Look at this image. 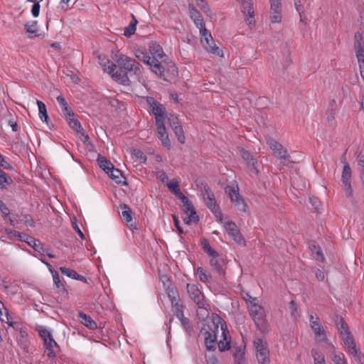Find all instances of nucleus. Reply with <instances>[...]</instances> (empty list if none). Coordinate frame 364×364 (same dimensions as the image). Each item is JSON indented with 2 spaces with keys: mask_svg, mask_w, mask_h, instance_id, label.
Masks as SVG:
<instances>
[{
  "mask_svg": "<svg viewBox=\"0 0 364 364\" xmlns=\"http://www.w3.org/2000/svg\"><path fill=\"white\" fill-rule=\"evenodd\" d=\"M245 350L242 348H237L234 353V358L238 364L244 363Z\"/></svg>",
  "mask_w": 364,
  "mask_h": 364,
  "instance_id": "obj_38",
  "label": "nucleus"
},
{
  "mask_svg": "<svg viewBox=\"0 0 364 364\" xmlns=\"http://www.w3.org/2000/svg\"><path fill=\"white\" fill-rule=\"evenodd\" d=\"M59 270L63 274L73 279H75L77 274V273L75 270L64 267H60Z\"/></svg>",
  "mask_w": 364,
  "mask_h": 364,
  "instance_id": "obj_41",
  "label": "nucleus"
},
{
  "mask_svg": "<svg viewBox=\"0 0 364 364\" xmlns=\"http://www.w3.org/2000/svg\"><path fill=\"white\" fill-rule=\"evenodd\" d=\"M112 59L117 64L112 62L106 55L99 53L97 58L104 72L111 75L112 78L123 85H129L130 80L128 73L139 76L142 73L141 65L134 59L124 54L117 47L111 51Z\"/></svg>",
  "mask_w": 364,
  "mask_h": 364,
  "instance_id": "obj_2",
  "label": "nucleus"
},
{
  "mask_svg": "<svg viewBox=\"0 0 364 364\" xmlns=\"http://www.w3.org/2000/svg\"><path fill=\"white\" fill-rule=\"evenodd\" d=\"M304 0H294V7L300 16V21L304 22L305 18V9L303 5Z\"/></svg>",
  "mask_w": 364,
  "mask_h": 364,
  "instance_id": "obj_34",
  "label": "nucleus"
},
{
  "mask_svg": "<svg viewBox=\"0 0 364 364\" xmlns=\"http://www.w3.org/2000/svg\"><path fill=\"white\" fill-rule=\"evenodd\" d=\"M245 300L250 314L255 323L258 326L266 316V309L259 304L256 298H254L250 295H247Z\"/></svg>",
  "mask_w": 364,
  "mask_h": 364,
  "instance_id": "obj_8",
  "label": "nucleus"
},
{
  "mask_svg": "<svg viewBox=\"0 0 364 364\" xmlns=\"http://www.w3.org/2000/svg\"><path fill=\"white\" fill-rule=\"evenodd\" d=\"M310 250L315 259H316L318 262H323L324 257L319 247H317L315 244H314L311 246H310Z\"/></svg>",
  "mask_w": 364,
  "mask_h": 364,
  "instance_id": "obj_35",
  "label": "nucleus"
},
{
  "mask_svg": "<svg viewBox=\"0 0 364 364\" xmlns=\"http://www.w3.org/2000/svg\"><path fill=\"white\" fill-rule=\"evenodd\" d=\"M168 119L171 127L173 128L174 133L178 138V140L181 144H184L186 141V137L183 134L182 126L178 124V118L171 115Z\"/></svg>",
  "mask_w": 364,
  "mask_h": 364,
  "instance_id": "obj_19",
  "label": "nucleus"
},
{
  "mask_svg": "<svg viewBox=\"0 0 364 364\" xmlns=\"http://www.w3.org/2000/svg\"><path fill=\"white\" fill-rule=\"evenodd\" d=\"M108 174L116 183L119 185L126 184L125 178L123 176L122 172L119 169L114 167Z\"/></svg>",
  "mask_w": 364,
  "mask_h": 364,
  "instance_id": "obj_24",
  "label": "nucleus"
},
{
  "mask_svg": "<svg viewBox=\"0 0 364 364\" xmlns=\"http://www.w3.org/2000/svg\"><path fill=\"white\" fill-rule=\"evenodd\" d=\"M13 179L0 168V188L7 189L13 183Z\"/></svg>",
  "mask_w": 364,
  "mask_h": 364,
  "instance_id": "obj_26",
  "label": "nucleus"
},
{
  "mask_svg": "<svg viewBox=\"0 0 364 364\" xmlns=\"http://www.w3.org/2000/svg\"><path fill=\"white\" fill-rule=\"evenodd\" d=\"M336 326L344 342L347 352L353 355L358 363L363 364V358L356 348L354 339L348 331L347 324L341 318H337Z\"/></svg>",
  "mask_w": 364,
  "mask_h": 364,
  "instance_id": "obj_5",
  "label": "nucleus"
},
{
  "mask_svg": "<svg viewBox=\"0 0 364 364\" xmlns=\"http://www.w3.org/2000/svg\"><path fill=\"white\" fill-rule=\"evenodd\" d=\"M254 347L259 364H270L269 350L266 340L262 338H256L254 341Z\"/></svg>",
  "mask_w": 364,
  "mask_h": 364,
  "instance_id": "obj_10",
  "label": "nucleus"
},
{
  "mask_svg": "<svg viewBox=\"0 0 364 364\" xmlns=\"http://www.w3.org/2000/svg\"><path fill=\"white\" fill-rule=\"evenodd\" d=\"M132 154L136 157V159L140 162V163H145L146 161V156L144 155V154L139 149H133L131 151Z\"/></svg>",
  "mask_w": 364,
  "mask_h": 364,
  "instance_id": "obj_40",
  "label": "nucleus"
},
{
  "mask_svg": "<svg viewBox=\"0 0 364 364\" xmlns=\"http://www.w3.org/2000/svg\"><path fill=\"white\" fill-rule=\"evenodd\" d=\"M43 263H44V264L48 267V269H49V271L50 272V273H51V274H52V272H55V271L53 269L52 266H51L49 263L46 262H44V261H43Z\"/></svg>",
  "mask_w": 364,
  "mask_h": 364,
  "instance_id": "obj_64",
  "label": "nucleus"
},
{
  "mask_svg": "<svg viewBox=\"0 0 364 364\" xmlns=\"http://www.w3.org/2000/svg\"><path fill=\"white\" fill-rule=\"evenodd\" d=\"M269 18L271 23H281L283 18L282 0H269Z\"/></svg>",
  "mask_w": 364,
  "mask_h": 364,
  "instance_id": "obj_12",
  "label": "nucleus"
},
{
  "mask_svg": "<svg viewBox=\"0 0 364 364\" xmlns=\"http://www.w3.org/2000/svg\"><path fill=\"white\" fill-rule=\"evenodd\" d=\"M62 110L64 112V114L66 117L67 120L74 117V113L70 109L68 105L66 107V108H63Z\"/></svg>",
  "mask_w": 364,
  "mask_h": 364,
  "instance_id": "obj_53",
  "label": "nucleus"
},
{
  "mask_svg": "<svg viewBox=\"0 0 364 364\" xmlns=\"http://www.w3.org/2000/svg\"><path fill=\"white\" fill-rule=\"evenodd\" d=\"M9 125L11 126L13 132H17L18 130V124L14 121L10 120L9 122Z\"/></svg>",
  "mask_w": 364,
  "mask_h": 364,
  "instance_id": "obj_60",
  "label": "nucleus"
},
{
  "mask_svg": "<svg viewBox=\"0 0 364 364\" xmlns=\"http://www.w3.org/2000/svg\"><path fill=\"white\" fill-rule=\"evenodd\" d=\"M208 53L213 54L215 56L223 58V51L220 47H205Z\"/></svg>",
  "mask_w": 364,
  "mask_h": 364,
  "instance_id": "obj_42",
  "label": "nucleus"
},
{
  "mask_svg": "<svg viewBox=\"0 0 364 364\" xmlns=\"http://www.w3.org/2000/svg\"><path fill=\"white\" fill-rule=\"evenodd\" d=\"M72 223H73V225L75 228V230H76V232H77V234L79 235V236L80 237V238L82 240H85V235L83 234V232L81 231V230L80 229V228L78 227V225H77V223L75 222V221H72Z\"/></svg>",
  "mask_w": 364,
  "mask_h": 364,
  "instance_id": "obj_56",
  "label": "nucleus"
},
{
  "mask_svg": "<svg viewBox=\"0 0 364 364\" xmlns=\"http://www.w3.org/2000/svg\"><path fill=\"white\" fill-rule=\"evenodd\" d=\"M225 191L230 198L231 203L237 210L242 212L247 210V205L243 198L240 195L239 188L235 181H232L230 184L228 185Z\"/></svg>",
  "mask_w": 364,
  "mask_h": 364,
  "instance_id": "obj_7",
  "label": "nucleus"
},
{
  "mask_svg": "<svg viewBox=\"0 0 364 364\" xmlns=\"http://www.w3.org/2000/svg\"><path fill=\"white\" fill-rule=\"evenodd\" d=\"M309 323L311 328L314 331L316 340L317 341H326V331L320 322L319 318L316 315H310Z\"/></svg>",
  "mask_w": 364,
  "mask_h": 364,
  "instance_id": "obj_13",
  "label": "nucleus"
},
{
  "mask_svg": "<svg viewBox=\"0 0 364 364\" xmlns=\"http://www.w3.org/2000/svg\"><path fill=\"white\" fill-rule=\"evenodd\" d=\"M146 102L156 118V122H162L165 119L164 110L161 105L159 104L153 97H148Z\"/></svg>",
  "mask_w": 364,
  "mask_h": 364,
  "instance_id": "obj_15",
  "label": "nucleus"
},
{
  "mask_svg": "<svg viewBox=\"0 0 364 364\" xmlns=\"http://www.w3.org/2000/svg\"><path fill=\"white\" fill-rule=\"evenodd\" d=\"M173 221H174V225H175L176 228H177V230H178L179 234H182L183 233V230L179 226L178 219L177 218V217L176 215H173Z\"/></svg>",
  "mask_w": 364,
  "mask_h": 364,
  "instance_id": "obj_58",
  "label": "nucleus"
},
{
  "mask_svg": "<svg viewBox=\"0 0 364 364\" xmlns=\"http://www.w3.org/2000/svg\"><path fill=\"white\" fill-rule=\"evenodd\" d=\"M208 364H220L218 360L215 357H211L208 361Z\"/></svg>",
  "mask_w": 364,
  "mask_h": 364,
  "instance_id": "obj_61",
  "label": "nucleus"
},
{
  "mask_svg": "<svg viewBox=\"0 0 364 364\" xmlns=\"http://www.w3.org/2000/svg\"><path fill=\"white\" fill-rule=\"evenodd\" d=\"M351 176V168L349 165L346 164L344 165L343 168L341 182L343 188L348 196H350L352 194Z\"/></svg>",
  "mask_w": 364,
  "mask_h": 364,
  "instance_id": "obj_16",
  "label": "nucleus"
},
{
  "mask_svg": "<svg viewBox=\"0 0 364 364\" xmlns=\"http://www.w3.org/2000/svg\"><path fill=\"white\" fill-rule=\"evenodd\" d=\"M312 205L315 206L316 209H318L320 205V201L317 198L311 199V200Z\"/></svg>",
  "mask_w": 364,
  "mask_h": 364,
  "instance_id": "obj_62",
  "label": "nucleus"
},
{
  "mask_svg": "<svg viewBox=\"0 0 364 364\" xmlns=\"http://www.w3.org/2000/svg\"><path fill=\"white\" fill-rule=\"evenodd\" d=\"M330 358L334 364H346L344 354L338 350L335 346L329 344Z\"/></svg>",
  "mask_w": 364,
  "mask_h": 364,
  "instance_id": "obj_22",
  "label": "nucleus"
},
{
  "mask_svg": "<svg viewBox=\"0 0 364 364\" xmlns=\"http://www.w3.org/2000/svg\"><path fill=\"white\" fill-rule=\"evenodd\" d=\"M176 307V315L177 318L183 323H185L186 318H184L183 313L182 310L180 309L178 304L175 305Z\"/></svg>",
  "mask_w": 364,
  "mask_h": 364,
  "instance_id": "obj_48",
  "label": "nucleus"
},
{
  "mask_svg": "<svg viewBox=\"0 0 364 364\" xmlns=\"http://www.w3.org/2000/svg\"><path fill=\"white\" fill-rule=\"evenodd\" d=\"M14 236L18 237L21 240L25 241L28 243V245L32 247L36 251H38V252L41 254H45L44 252V247L41 245L40 242L33 237H31L30 236L26 235H21V233L18 232H15L14 234Z\"/></svg>",
  "mask_w": 364,
  "mask_h": 364,
  "instance_id": "obj_17",
  "label": "nucleus"
},
{
  "mask_svg": "<svg viewBox=\"0 0 364 364\" xmlns=\"http://www.w3.org/2000/svg\"><path fill=\"white\" fill-rule=\"evenodd\" d=\"M199 31L201 36V43L203 44L205 43L208 46H210V44L213 42V38L210 33H209L208 31L205 28V26H204L203 28H199Z\"/></svg>",
  "mask_w": 364,
  "mask_h": 364,
  "instance_id": "obj_32",
  "label": "nucleus"
},
{
  "mask_svg": "<svg viewBox=\"0 0 364 364\" xmlns=\"http://www.w3.org/2000/svg\"><path fill=\"white\" fill-rule=\"evenodd\" d=\"M223 226L225 230L228 232L229 236L237 244L243 245L245 240L240 232L237 225L232 221L223 222Z\"/></svg>",
  "mask_w": 364,
  "mask_h": 364,
  "instance_id": "obj_14",
  "label": "nucleus"
},
{
  "mask_svg": "<svg viewBox=\"0 0 364 364\" xmlns=\"http://www.w3.org/2000/svg\"><path fill=\"white\" fill-rule=\"evenodd\" d=\"M36 103H37L38 108L39 118L41 119V120L43 122H48V116L46 105L40 100H37Z\"/></svg>",
  "mask_w": 364,
  "mask_h": 364,
  "instance_id": "obj_30",
  "label": "nucleus"
},
{
  "mask_svg": "<svg viewBox=\"0 0 364 364\" xmlns=\"http://www.w3.org/2000/svg\"><path fill=\"white\" fill-rule=\"evenodd\" d=\"M79 317L81 319L82 323L90 329H95L97 328L96 323L87 314L85 313L80 312L79 314Z\"/></svg>",
  "mask_w": 364,
  "mask_h": 364,
  "instance_id": "obj_28",
  "label": "nucleus"
},
{
  "mask_svg": "<svg viewBox=\"0 0 364 364\" xmlns=\"http://www.w3.org/2000/svg\"><path fill=\"white\" fill-rule=\"evenodd\" d=\"M240 155L247 161V164L250 166H252V169L257 172V169L256 168L257 161L252 158L250 154L244 149H241Z\"/></svg>",
  "mask_w": 364,
  "mask_h": 364,
  "instance_id": "obj_33",
  "label": "nucleus"
},
{
  "mask_svg": "<svg viewBox=\"0 0 364 364\" xmlns=\"http://www.w3.org/2000/svg\"><path fill=\"white\" fill-rule=\"evenodd\" d=\"M56 99H57V101L59 103L60 106L61 107L62 109L63 108H66V107L68 105L67 102L65 101V98L63 96L59 95L57 97Z\"/></svg>",
  "mask_w": 364,
  "mask_h": 364,
  "instance_id": "obj_54",
  "label": "nucleus"
},
{
  "mask_svg": "<svg viewBox=\"0 0 364 364\" xmlns=\"http://www.w3.org/2000/svg\"><path fill=\"white\" fill-rule=\"evenodd\" d=\"M168 189L176 196L178 197L181 202L183 203V210L184 213L187 215L184 219V222L186 224H190L191 223H195L198 221V217L197 213L192 205V203L189 201L188 198L184 196L179 188V183L176 179H172L170 181L166 183Z\"/></svg>",
  "mask_w": 364,
  "mask_h": 364,
  "instance_id": "obj_4",
  "label": "nucleus"
},
{
  "mask_svg": "<svg viewBox=\"0 0 364 364\" xmlns=\"http://www.w3.org/2000/svg\"><path fill=\"white\" fill-rule=\"evenodd\" d=\"M203 198L206 205L213 213L216 220L218 223H223V215L220 210L218 205H217L215 196L211 192L209 188H205L203 193Z\"/></svg>",
  "mask_w": 364,
  "mask_h": 364,
  "instance_id": "obj_11",
  "label": "nucleus"
},
{
  "mask_svg": "<svg viewBox=\"0 0 364 364\" xmlns=\"http://www.w3.org/2000/svg\"><path fill=\"white\" fill-rule=\"evenodd\" d=\"M37 330L40 336L44 341V353L50 358L54 359L56 357V353L59 349L58 343L54 340L51 331L45 326H38Z\"/></svg>",
  "mask_w": 364,
  "mask_h": 364,
  "instance_id": "obj_6",
  "label": "nucleus"
},
{
  "mask_svg": "<svg viewBox=\"0 0 364 364\" xmlns=\"http://www.w3.org/2000/svg\"><path fill=\"white\" fill-rule=\"evenodd\" d=\"M196 274L198 276L200 281L205 284H209L211 282V275L203 267H198Z\"/></svg>",
  "mask_w": 364,
  "mask_h": 364,
  "instance_id": "obj_29",
  "label": "nucleus"
},
{
  "mask_svg": "<svg viewBox=\"0 0 364 364\" xmlns=\"http://www.w3.org/2000/svg\"><path fill=\"white\" fill-rule=\"evenodd\" d=\"M149 50L147 52L146 47H138L134 50L136 57L148 65L157 75L166 80L164 69L161 65L166 56L162 47H149Z\"/></svg>",
  "mask_w": 364,
  "mask_h": 364,
  "instance_id": "obj_3",
  "label": "nucleus"
},
{
  "mask_svg": "<svg viewBox=\"0 0 364 364\" xmlns=\"http://www.w3.org/2000/svg\"><path fill=\"white\" fill-rule=\"evenodd\" d=\"M39 2L40 1H35V2H33L34 3L33 5L32 6L31 13L34 17H38L39 15L40 7H41Z\"/></svg>",
  "mask_w": 364,
  "mask_h": 364,
  "instance_id": "obj_47",
  "label": "nucleus"
},
{
  "mask_svg": "<svg viewBox=\"0 0 364 364\" xmlns=\"http://www.w3.org/2000/svg\"><path fill=\"white\" fill-rule=\"evenodd\" d=\"M156 176L159 179H160L164 184H166L168 181V178L166 173L164 171H159L156 173Z\"/></svg>",
  "mask_w": 364,
  "mask_h": 364,
  "instance_id": "obj_49",
  "label": "nucleus"
},
{
  "mask_svg": "<svg viewBox=\"0 0 364 364\" xmlns=\"http://www.w3.org/2000/svg\"><path fill=\"white\" fill-rule=\"evenodd\" d=\"M70 127L76 132L77 134L82 137V139L86 141L89 139L88 136L85 134L81 127L80 122L75 119L74 117L68 119Z\"/></svg>",
  "mask_w": 364,
  "mask_h": 364,
  "instance_id": "obj_23",
  "label": "nucleus"
},
{
  "mask_svg": "<svg viewBox=\"0 0 364 364\" xmlns=\"http://www.w3.org/2000/svg\"><path fill=\"white\" fill-rule=\"evenodd\" d=\"M166 292L168 297L170 298L171 304L173 305H177L178 301V293L173 288H171L169 286L166 289Z\"/></svg>",
  "mask_w": 364,
  "mask_h": 364,
  "instance_id": "obj_37",
  "label": "nucleus"
},
{
  "mask_svg": "<svg viewBox=\"0 0 364 364\" xmlns=\"http://www.w3.org/2000/svg\"><path fill=\"white\" fill-rule=\"evenodd\" d=\"M312 356L315 364H326L324 356L316 350H312Z\"/></svg>",
  "mask_w": 364,
  "mask_h": 364,
  "instance_id": "obj_44",
  "label": "nucleus"
},
{
  "mask_svg": "<svg viewBox=\"0 0 364 364\" xmlns=\"http://www.w3.org/2000/svg\"><path fill=\"white\" fill-rule=\"evenodd\" d=\"M315 275L316 277V278L319 280V281H323L325 278V274L323 271L320 270V269H316V272H315Z\"/></svg>",
  "mask_w": 364,
  "mask_h": 364,
  "instance_id": "obj_57",
  "label": "nucleus"
},
{
  "mask_svg": "<svg viewBox=\"0 0 364 364\" xmlns=\"http://www.w3.org/2000/svg\"><path fill=\"white\" fill-rule=\"evenodd\" d=\"M0 210L2 213L5 215H7L9 213V209L4 204V203L0 200Z\"/></svg>",
  "mask_w": 364,
  "mask_h": 364,
  "instance_id": "obj_59",
  "label": "nucleus"
},
{
  "mask_svg": "<svg viewBox=\"0 0 364 364\" xmlns=\"http://www.w3.org/2000/svg\"><path fill=\"white\" fill-rule=\"evenodd\" d=\"M122 217L127 222L130 223L132 220V213L129 208L127 205H121Z\"/></svg>",
  "mask_w": 364,
  "mask_h": 364,
  "instance_id": "obj_36",
  "label": "nucleus"
},
{
  "mask_svg": "<svg viewBox=\"0 0 364 364\" xmlns=\"http://www.w3.org/2000/svg\"><path fill=\"white\" fill-rule=\"evenodd\" d=\"M52 277H53V283L56 285V287L58 288H59L60 286H62L59 275L57 273V272H52Z\"/></svg>",
  "mask_w": 364,
  "mask_h": 364,
  "instance_id": "obj_51",
  "label": "nucleus"
},
{
  "mask_svg": "<svg viewBox=\"0 0 364 364\" xmlns=\"http://www.w3.org/2000/svg\"><path fill=\"white\" fill-rule=\"evenodd\" d=\"M26 28L28 33H36L37 32V22L33 21L31 24H26Z\"/></svg>",
  "mask_w": 364,
  "mask_h": 364,
  "instance_id": "obj_46",
  "label": "nucleus"
},
{
  "mask_svg": "<svg viewBox=\"0 0 364 364\" xmlns=\"http://www.w3.org/2000/svg\"><path fill=\"white\" fill-rule=\"evenodd\" d=\"M164 122V121L156 122L157 126V134L162 144L165 147L169 149L171 146V141L169 140Z\"/></svg>",
  "mask_w": 364,
  "mask_h": 364,
  "instance_id": "obj_21",
  "label": "nucleus"
},
{
  "mask_svg": "<svg viewBox=\"0 0 364 364\" xmlns=\"http://www.w3.org/2000/svg\"><path fill=\"white\" fill-rule=\"evenodd\" d=\"M267 143L274 154L281 160H283L282 163L284 164V161L287 159V152L284 147L273 139H270Z\"/></svg>",
  "mask_w": 364,
  "mask_h": 364,
  "instance_id": "obj_20",
  "label": "nucleus"
},
{
  "mask_svg": "<svg viewBox=\"0 0 364 364\" xmlns=\"http://www.w3.org/2000/svg\"><path fill=\"white\" fill-rule=\"evenodd\" d=\"M203 249L206 253H208L212 257H218V255L215 250H214L206 240L203 242Z\"/></svg>",
  "mask_w": 364,
  "mask_h": 364,
  "instance_id": "obj_43",
  "label": "nucleus"
},
{
  "mask_svg": "<svg viewBox=\"0 0 364 364\" xmlns=\"http://www.w3.org/2000/svg\"><path fill=\"white\" fill-rule=\"evenodd\" d=\"M0 166L5 169L10 170L12 168L11 166L4 160V156L0 154Z\"/></svg>",
  "mask_w": 364,
  "mask_h": 364,
  "instance_id": "obj_52",
  "label": "nucleus"
},
{
  "mask_svg": "<svg viewBox=\"0 0 364 364\" xmlns=\"http://www.w3.org/2000/svg\"><path fill=\"white\" fill-rule=\"evenodd\" d=\"M355 39L356 41L355 46H360L363 44L362 34L360 33H356L355 34Z\"/></svg>",
  "mask_w": 364,
  "mask_h": 364,
  "instance_id": "obj_55",
  "label": "nucleus"
},
{
  "mask_svg": "<svg viewBox=\"0 0 364 364\" xmlns=\"http://www.w3.org/2000/svg\"><path fill=\"white\" fill-rule=\"evenodd\" d=\"M187 289L190 296L198 306V316L205 318L200 335L204 340L207 350H215L216 345L221 352L229 350L231 337L225 321L216 314L210 315L207 309L208 305L197 285L188 284Z\"/></svg>",
  "mask_w": 364,
  "mask_h": 364,
  "instance_id": "obj_1",
  "label": "nucleus"
},
{
  "mask_svg": "<svg viewBox=\"0 0 364 364\" xmlns=\"http://www.w3.org/2000/svg\"><path fill=\"white\" fill-rule=\"evenodd\" d=\"M97 162L100 167L107 173H109V171L114 167L109 161L100 155L97 157Z\"/></svg>",
  "mask_w": 364,
  "mask_h": 364,
  "instance_id": "obj_27",
  "label": "nucleus"
},
{
  "mask_svg": "<svg viewBox=\"0 0 364 364\" xmlns=\"http://www.w3.org/2000/svg\"><path fill=\"white\" fill-rule=\"evenodd\" d=\"M240 6V11L242 13L246 24L250 28L255 26V12L252 0H236Z\"/></svg>",
  "mask_w": 364,
  "mask_h": 364,
  "instance_id": "obj_9",
  "label": "nucleus"
},
{
  "mask_svg": "<svg viewBox=\"0 0 364 364\" xmlns=\"http://www.w3.org/2000/svg\"><path fill=\"white\" fill-rule=\"evenodd\" d=\"M75 279V280L82 281V282H83L85 283H87V279L85 277H83V276H82V275H80L79 274H77V276H76Z\"/></svg>",
  "mask_w": 364,
  "mask_h": 364,
  "instance_id": "obj_63",
  "label": "nucleus"
},
{
  "mask_svg": "<svg viewBox=\"0 0 364 364\" xmlns=\"http://www.w3.org/2000/svg\"><path fill=\"white\" fill-rule=\"evenodd\" d=\"M210 265L213 267L218 272L222 270V267L220 266V264L219 263L217 257H212V259L210 261Z\"/></svg>",
  "mask_w": 364,
  "mask_h": 364,
  "instance_id": "obj_50",
  "label": "nucleus"
},
{
  "mask_svg": "<svg viewBox=\"0 0 364 364\" xmlns=\"http://www.w3.org/2000/svg\"><path fill=\"white\" fill-rule=\"evenodd\" d=\"M0 319L2 322L8 323L9 326L14 327V323L11 321L9 311L1 301H0Z\"/></svg>",
  "mask_w": 364,
  "mask_h": 364,
  "instance_id": "obj_25",
  "label": "nucleus"
},
{
  "mask_svg": "<svg viewBox=\"0 0 364 364\" xmlns=\"http://www.w3.org/2000/svg\"><path fill=\"white\" fill-rule=\"evenodd\" d=\"M188 10L191 18L193 21L195 25L198 28H203L205 26L204 19L200 11L193 4H189Z\"/></svg>",
  "mask_w": 364,
  "mask_h": 364,
  "instance_id": "obj_18",
  "label": "nucleus"
},
{
  "mask_svg": "<svg viewBox=\"0 0 364 364\" xmlns=\"http://www.w3.org/2000/svg\"><path fill=\"white\" fill-rule=\"evenodd\" d=\"M132 19L130 21L129 26H127L124 31V35L127 37H130L132 34L134 33L136 28V25L138 23V21L134 14H132Z\"/></svg>",
  "mask_w": 364,
  "mask_h": 364,
  "instance_id": "obj_31",
  "label": "nucleus"
},
{
  "mask_svg": "<svg viewBox=\"0 0 364 364\" xmlns=\"http://www.w3.org/2000/svg\"><path fill=\"white\" fill-rule=\"evenodd\" d=\"M198 6L208 16H210L212 12L205 0H196Z\"/></svg>",
  "mask_w": 364,
  "mask_h": 364,
  "instance_id": "obj_39",
  "label": "nucleus"
},
{
  "mask_svg": "<svg viewBox=\"0 0 364 364\" xmlns=\"http://www.w3.org/2000/svg\"><path fill=\"white\" fill-rule=\"evenodd\" d=\"M289 307L291 310V315L294 318H297L299 316V312H298V306L294 301H291L289 304Z\"/></svg>",
  "mask_w": 364,
  "mask_h": 364,
  "instance_id": "obj_45",
  "label": "nucleus"
}]
</instances>
